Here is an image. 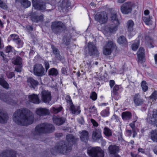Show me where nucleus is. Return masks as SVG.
<instances>
[{
	"mask_svg": "<svg viewBox=\"0 0 157 157\" xmlns=\"http://www.w3.org/2000/svg\"><path fill=\"white\" fill-rule=\"evenodd\" d=\"M13 119L18 125L27 126L33 123L34 116L33 113L28 109H21L15 112Z\"/></svg>",
	"mask_w": 157,
	"mask_h": 157,
	"instance_id": "nucleus-1",
	"label": "nucleus"
},
{
	"mask_svg": "<svg viewBox=\"0 0 157 157\" xmlns=\"http://www.w3.org/2000/svg\"><path fill=\"white\" fill-rule=\"evenodd\" d=\"M66 138L68 143L63 141H60L54 148L51 150L52 154H54L57 152L67 154L71 151L72 148L71 143L75 142L77 139L71 134L67 135Z\"/></svg>",
	"mask_w": 157,
	"mask_h": 157,
	"instance_id": "nucleus-2",
	"label": "nucleus"
},
{
	"mask_svg": "<svg viewBox=\"0 0 157 157\" xmlns=\"http://www.w3.org/2000/svg\"><path fill=\"white\" fill-rule=\"evenodd\" d=\"M110 18L112 23L105 26L102 29L103 33L106 36H107L110 33L116 32L117 30L118 26L120 24L117 15L115 11H113L111 13Z\"/></svg>",
	"mask_w": 157,
	"mask_h": 157,
	"instance_id": "nucleus-3",
	"label": "nucleus"
},
{
	"mask_svg": "<svg viewBox=\"0 0 157 157\" xmlns=\"http://www.w3.org/2000/svg\"><path fill=\"white\" fill-rule=\"evenodd\" d=\"M55 128L53 125L44 123L37 126L33 133L35 135L41 133H49L53 132Z\"/></svg>",
	"mask_w": 157,
	"mask_h": 157,
	"instance_id": "nucleus-4",
	"label": "nucleus"
},
{
	"mask_svg": "<svg viewBox=\"0 0 157 157\" xmlns=\"http://www.w3.org/2000/svg\"><path fill=\"white\" fill-rule=\"evenodd\" d=\"M137 7L136 3L128 1L124 3L121 6L120 9L122 13L127 14L131 12L132 8Z\"/></svg>",
	"mask_w": 157,
	"mask_h": 157,
	"instance_id": "nucleus-5",
	"label": "nucleus"
},
{
	"mask_svg": "<svg viewBox=\"0 0 157 157\" xmlns=\"http://www.w3.org/2000/svg\"><path fill=\"white\" fill-rule=\"evenodd\" d=\"M87 153L91 157H103L104 156L103 151L98 147L88 148Z\"/></svg>",
	"mask_w": 157,
	"mask_h": 157,
	"instance_id": "nucleus-6",
	"label": "nucleus"
},
{
	"mask_svg": "<svg viewBox=\"0 0 157 157\" xmlns=\"http://www.w3.org/2000/svg\"><path fill=\"white\" fill-rule=\"evenodd\" d=\"M115 47V44L113 41L109 40L106 42L103 49V54L106 56L110 55Z\"/></svg>",
	"mask_w": 157,
	"mask_h": 157,
	"instance_id": "nucleus-7",
	"label": "nucleus"
},
{
	"mask_svg": "<svg viewBox=\"0 0 157 157\" xmlns=\"http://www.w3.org/2000/svg\"><path fill=\"white\" fill-rule=\"evenodd\" d=\"M51 28L54 32L57 33L63 30L65 27L61 22L56 21L52 22Z\"/></svg>",
	"mask_w": 157,
	"mask_h": 157,
	"instance_id": "nucleus-8",
	"label": "nucleus"
},
{
	"mask_svg": "<svg viewBox=\"0 0 157 157\" xmlns=\"http://www.w3.org/2000/svg\"><path fill=\"white\" fill-rule=\"evenodd\" d=\"M96 20L101 24L106 23L108 20V14L105 12H103L96 14L95 16Z\"/></svg>",
	"mask_w": 157,
	"mask_h": 157,
	"instance_id": "nucleus-9",
	"label": "nucleus"
},
{
	"mask_svg": "<svg viewBox=\"0 0 157 157\" xmlns=\"http://www.w3.org/2000/svg\"><path fill=\"white\" fill-rule=\"evenodd\" d=\"M44 69L43 66L40 64H37L33 67V73L36 76H41L44 75Z\"/></svg>",
	"mask_w": 157,
	"mask_h": 157,
	"instance_id": "nucleus-10",
	"label": "nucleus"
},
{
	"mask_svg": "<svg viewBox=\"0 0 157 157\" xmlns=\"http://www.w3.org/2000/svg\"><path fill=\"white\" fill-rule=\"evenodd\" d=\"M67 102L70 105V109L73 114H78L80 113V111L78 107H75L74 106L70 96L67 95L65 98Z\"/></svg>",
	"mask_w": 157,
	"mask_h": 157,
	"instance_id": "nucleus-11",
	"label": "nucleus"
},
{
	"mask_svg": "<svg viewBox=\"0 0 157 157\" xmlns=\"http://www.w3.org/2000/svg\"><path fill=\"white\" fill-rule=\"evenodd\" d=\"M42 100L45 103H49L52 99L51 93L48 90H43L41 94Z\"/></svg>",
	"mask_w": 157,
	"mask_h": 157,
	"instance_id": "nucleus-12",
	"label": "nucleus"
},
{
	"mask_svg": "<svg viewBox=\"0 0 157 157\" xmlns=\"http://www.w3.org/2000/svg\"><path fill=\"white\" fill-rule=\"evenodd\" d=\"M144 49L143 48L140 47L138 51L137 54L138 59V62L140 63L145 61V54Z\"/></svg>",
	"mask_w": 157,
	"mask_h": 157,
	"instance_id": "nucleus-13",
	"label": "nucleus"
},
{
	"mask_svg": "<svg viewBox=\"0 0 157 157\" xmlns=\"http://www.w3.org/2000/svg\"><path fill=\"white\" fill-rule=\"evenodd\" d=\"M33 5L36 9L43 10L46 8L45 3L43 2H40L37 0H32Z\"/></svg>",
	"mask_w": 157,
	"mask_h": 157,
	"instance_id": "nucleus-14",
	"label": "nucleus"
},
{
	"mask_svg": "<svg viewBox=\"0 0 157 157\" xmlns=\"http://www.w3.org/2000/svg\"><path fill=\"white\" fill-rule=\"evenodd\" d=\"M149 116L148 114L147 119V122L149 124L157 126V110L153 111L152 117H150Z\"/></svg>",
	"mask_w": 157,
	"mask_h": 157,
	"instance_id": "nucleus-15",
	"label": "nucleus"
},
{
	"mask_svg": "<svg viewBox=\"0 0 157 157\" xmlns=\"http://www.w3.org/2000/svg\"><path fill=\"white\" fill-rule=\"evenodd\" d=\"M15 151L9 149L3 151L0 155V157H16Z\"/></svg>",
	"mask_w": 157,
	"mask_h": 157,
	"instance_id": "nucleus-16",
	"label": "nucleus"
},
{
	"mask_svg": "<svg viewBox=\"0 0 157 157\" xmlns=\"http://www.w3.org/2000/svg\"><path fill=\"white\" fill-rule=\"evenodd\" d=\"M109 152L111 154H113L112 157H120L118 155L116 154L119 150L118 147L115 145H110L109 146L108 148Z\"/></svg>",
	"mask_w": 157,
	"mask_h": 157,
	"instance_id": "nucleus-17",
	"label": "nucleus"
},
{
	"mask_svg": "<svg viewBox=\"0 0 157 157\" xmlns=\"http://www.w3.org/2000/svg\"><path fill=\"white\" fill-rule=\"evenodd\" d=\"M88 48L89 52L91 55L98 56L99 52L95 46L91 42H90L88 44Z\"/></svg>",
	"mask_w": 157,
	"mask_h": 157,
	"instance_id": "nucleus-18",
	"label": "nucleus"
},
{
	"mask_svg": "<svg viewBox=\"0 0 157 157\" xmlns=\"http://www.w3.org/2000/svg\"><path fill=\"white\" fill-rule=\"evenodd\" d=\"M0 99L4 102L11 105H13L16 103L7 95L2 94L0 96Z\"/></svg>",
	"mask_w": 157,
	"mask_h": 157,
	"instance_id": "nucleus-19",
	"label": "nucleus"
},
{
	"mask_svg": "<svg viewBox=\"0 0 157 157\" xmlns=\"http://www.w3.org/2000/svg\"><path fill=\"white\" fill-rule=\"evenodd\" d=\"M11 39L18 45V48L22 47L23 44V43L20 39L19 38L18 35L16 34H12L10 35Z\"/></svg>",
	"mask_w": 157,
	"mask_h": 157,
	"instance_id": "nucleus-20",
	"label": "nucleus"
},
{
	"mask_svg": "<svg viewBox=\"0 0 157 157\" xmlns=\"http://www.w3.org/2000/svg\"><path fill=\"white\" fill-rule=\"evenodd\" d=\"M80 137L81 140L83 142H86L89 139L88 132L86 130H83L79 132Z\"/></svg>",
	"mask_w": 157,
	"mask_h": 157,
	"instance_id": "nucleus-21",
	"label": "nucleus"
},
{
	"mask_svg": "<svg viewBox=\"0 0 157 157\" xmlns=\"http://www.w3.org/2000/svg\"><path fill=\"white\" fill-rule=\"evenodd\" d=\"M36 113L39 116H45L48 115L49 113V111L47 109L40 108L36 109Z\"/></svg>",
	"mask_w": 157,
	"mask_h": 157,
	"instance_id": "nucleus-22",
	"label": "nucleus"
},
{
	"mask_svg": "<svg viewBox=\"0 0 157 157\" xmlns=\"http://www.w3.org/2000/svg\"><path fill=\"white\" fill-rule=\"evenodd\" d=\"M54 123L56 124L59 125L62 124L65 121V119L58 116H54L53 118Z\"/></svg>",
	"mask_w": 157,
	"mask_h": 157,
	"instance_id": "nucleus-23",
	"label": "nucleus"
},
{
	"mask_svg": "<svg viewBox=\"0 0 157 157\" xmlns=\"http://www.w3.org/2000/svg\"><path fill=\"white\" fill-rule=\"evenodd\" d=\"M27 82L28 85L31 88H34L38 84V82L32 78H28Z\"/></svg>",
	"mask_w": 157,
	"mask_h": 157,
	"instance_id": "nucleus-24",
	"label": "nucleus"
},
{
	"mask_svg": "<svg viewBox=\"0 0 157 157\" xmlns=\"http://www.w3.org/2000/svg\"><path fill=\"white\" fill-rule=\"evenodd\" d=\"M134 101L135 105L139 106L142 105L144 102L143 100L140 98L139 94H136L134 97Z\"/></svg>",
	"mask_w": 157,
	"mask_h": 157,
	"instance_id": "nucleus-25",
	"label": "nucleus"
},
{
	"mask_svg": "<svg viewBox=\"0 0 157 157\" xmlns=\"http://www.w3.org/2000/svg\"><path fill=\"white\" fill-rule=\"evenodd\" d=\"M8 119L6 113H5L2 110L0 109V123H6Z\"/></svg>",
	"mask_w": 157,
	"mask_h": 157,
	"instance_id": "nucleus-26",
	"label": "nucleus"
},
{
	"mask_svg": "<svg viewBox=\"0 0 157 157\" xmlns=\"http://www.w3.org/2000/svg\"><path fill=\"white\" fill-rule=\"evenodd\" d=\"M29 101L32 102L35 104H39L40 101L38 96L36 95L33 94L29 96Z\"/></svg>",
	"mask_w": 157,
	"mask_h": 157,
	"instance_id": "nucleus-27",
	"label": "nucleus"
},
{
	"mask_svg": "<svg viewBox=\"0 0 157 157\" xmlns=\"http://www.w3.org/2000/svg\"><path fill=\"white\" fill-rule=\"evenodd\" d=\"M127 25L128 31L133 35L135 34L136 33L133 31V26L134 25V23L133 21L131 20L128 21L127 22Z\"/></svg>",
	"mask_w": 157,
	"mask_h": 157,
	"instance_id": "nucleus-28",
	"label": "nucleus"
},
{
	"mask_svg": "<svg viewBox=\"0 0 157 157\" xmlns=\"http://www.w3.org/2000/svg\"><path fill=\"white\" fill-rule=\"evenodd\" d=\"M152 17L151 16L143 17L142 20L146 25H151L152 24Z\"/></svg>",
	"mask_w": 157,
	"mask_h": 157,
	"instance_id": "nucleus-29",
	"label": "nucleus"
},
{
	"mask_svg": "<svg viewBox=\"0 0 157 157\" xmlns=\"http://www.w3.org/2000/svg\"><path fill=\"white\" fill-rule=\"evenodd\" d=\"M31 18L33 21L37 23L39 21H43V15H41L40 16H38L32 15L31 16Z\"/></svg>",
	"mask_w": 157,
	"mask_h": 157,
	"instance_id": "nucleus-30",
	"label": "nucleus"
},
{
	"mask_svg": "<svg viewBox=\"0 0 157 157\" xmlns=\"http://www.w3.org/2000/svg\"><path fill=\"white\" fill-rule=\"evenodd\" d=\"M17 2H20L24 8H27L31 5V2L28 0H16Z\"/></svg>",
	"mask_w": 157,
	"mask_h": 157,
	"instance_id": "nucleus-31",
	"label": "nucleus"
},
{
	"mask_svg": "<svg viewBox=\"0 0 157 157\" xmlns=\"http://www.w3.org/2000/svg\"><path fill=\"white\" fill-rule=\"evenodd\" d=\"M132 117V114L129 112H124L122 113V117L124 120L130 119Z\"/></svg>",
	"mask_w": 157,
	"mask_h": 157,
	"instance_id": "nucleus-32",
	"label": "nucleus"
},
{
	"mask_svg": "<svg viewBox=\"0 0 157 157\" xmlns=\"http://www.w3.org/2000/svg\"><path fill=\"white\" fill-rule=\"evenodd\" d=\"M151 137L154 142H157V129L153 130L151 132Z\"/></svg>",
	"mask_w": 157,
	"mask_h": 157,
	"instance_id": "nucleus-33",
	"label": "nucleus"
},
{
	"mask_svg": "<svg viewBox=\"0 0 157 157\" xmlns=\"http://www.w3.org/2000/svg\"><path fill=\"white\" fill-rule=\"evenodd\" d=\"M92 137L93 139L95 141H97L99 139L101 140L102 139L101 134L95 131L93 132Z\"/></svg>",
	"mask_w": 157,
	"mask_h": 157,
	"instance_id": "nucleus-34",
	"label": "nucleus"
},
{
	"mask_svg": "<svg viewBox=\"0 0 157 157\" xmlns=\"http://www.w3.org/2000/svg\"><path fill=\"white\" fill-rule=\"evenodd\" d=\"M58 74V70L55 68H52L50 69L48 72V74L49 75L56 76Z\"/></svg>",
	"mask_w": 157,
	"mask_h": 157,
	"instance_id": "nucleus-35",
	"label": "nucleus"
},
{
	"mask_svg": "<svg viewBox=\"0 0 157 157\" xmlns=\"http://www.w3.org/2000/svg\"><path fill=\"white\" fill-rule=\"evenodd\" d=\"M109 113V109L108 108H107L101 112L100 114L102 117H105L108 116Z\"/></svg>",
	"mask_w": 157,
	"mask_h": 157,
	"instance_id": "nucleus-36",
	"label": "nucleus"
},
{
	"mask_svg": "<svg viewBox=\"0 0 157 157\" xmlns=\"http://www.w3.org/2000/svg\"><path fill=\"white\" fill-rule=\"evenodd\" d=\"M13 63L15 65H21L22 64V59L20 57L17 56L13 61Z\"/></svg>",
	"mask_w": 157,
	"mask_h": 157,
	"instance_id": "nucleus-37",
	"label": "nucleus"
},
{
	"mask_svg": "<svg viewBox=\"0 0 157 157\" xmlns=\"http://www.w3.org/2000/svg\"><path fill=\"white\" fill-rule=\"evenodd\" d=\"M103 133L107 136H109L112 135L111 130L107 127H105L104 128Z\"/></svg>",
	"mask_w": 157,
	"mask_h": 157,
	"instance_id": "nucleus-38",
	"label": "nucleus"
},
{
	"mask_svg": "<svg viewBox=\"0 0 157 157\" xmlns=\"http://www.w3.org/2000/svg\"><path fill=\"white\" fill-rule=\"evenodd\" d=\"M140 44V41L138 40H136L132 46V48L133 51H136L138 48Z\"/></svg>",
	"mask_w": 157,
	"mask_h": 157,
	"instance_id": "nucleus-39",
	"label": "nucleus"
},
{
	"mask_svg": "<svg viewBox=\"0 0 157 157\" xmlns=\"http://www.w3.org/2000/svg\"><path fill=\"white\" fill-rule=\"evenodd\" d=\"M118 42L121 44H125L127 43L126 39L124 36H120L118 39Z\"/></svg>",
	"mask_w": 157,
	"mask_h": 157,
	"instance_id": "nucleus-40",
	"label": "nucleus"
},
{
	"mask_svg": "<svg viewBox=\"0 0 157 157\" xmlns=\"http://www.w3.org/2000/svg\"><path fill=\"white\" fill-rule=\"evenodd\" d=\"M0 85L6 89H8L9 87V85L7 83L1 78H0Z\"/></svg>",
	"mask_w": 157,
	"mask_h": 157,
	"instance_id": "nucleus-41",
	"label": "nucleus"
},
{
	"mask_svg": "<svg viewBox=\"0 0 157 157\" xmlns=\"http://www.w3.org/2000/svg\"><path fill=\"white\" fill-rule=\"evenodd\" d=\"M146 39L147 41V44L148 47L149 48L153 47V46L151 47V45L153 42V40L149 37H146Z\"/></svg>",
	"mask_w": 157,
	"mask_h": 157,
	"instance_id": "nucleus-42",
	"label": "nucleus"
},
{
	"mask_svg": "<svg viewBox=\"0 0 157 157\" xmlns=\"http://www.w3.org/2000/svg\"><path fill=\"white\" fill-rule=\"evenodd\" d=\"M141 87L143 91L144 92H146L148 90V87L146 85V82L144 81H142Z\"/></svg>",
	"mask_w": 157,
	"mask_h": 157,
	"instance_id": "nucleus-43",
	"label": "nucleus"
},
{
	"mask_svg": "<svg viewBox=\"0 0 157 157\" xmlns=\"http://www.w3.org/2000/svg\"><path fill=\"white\" fill-rule=\"evenodd\" d=\"M90 98L93 101L96 100L97 98V94L94 92H92L90 94Z\"/></svg>",
	"mask_w": 157,
	"mask_h": 157,
	"instance_id": "nucleus-44",
	"label": "nucleus"
},
{
	"mask_svg": "<svg viewBox=\"0 0 157 157\" xmlns=\"http://www.w3.org/2000/svg\"><path fill=\"white\" fill-rule=\"evenodd\" d=\"M150 98L155 100L157 99V91H155L150 97Z\"/></svg>",
	"mask_w": 157,
	"mask_h": 157,
	"instance_id": "nucleus-45",
	"label": "nucleus"
},
{
	"mask_svg": "<svg viewBox=\"0 0 157 157\" xmlns=\"http://www.w3.org/2000/svg\"><path fill=\"white\" fill-rule=\"evenodd\" d=\"M62 109V107L61 106L58 108L53 107L52 108V110L53 112L55 113H56L60 111Z\"/></svg>",
	"mask_w": 157,
	"mask_h": 157,
	"instance_id": "nucleus-46",
	"label": "nucleus"
},
{
	"mask_svg": "<svg viewBox=\"0 0 157 157\" xmlns=\"http://www.w3.org/2000/svg\"><path fill=\"white\" fill-rule=\"evenodd\" d=\"M0 7L5 10H6L7 9V5L1 0H0Z\"/></svg>",
	"mask_w": 157,
	"mask_h": 157,
	"instance_id": "nucleus-47",
	"label": "nucleus"
},
{
	"mask_svg": "<svg viewBox=\"0 0 157 157\" xmlns=\"http://www.w3.org/2000/svg\"><path fill=\"white\" fill-rule=\"evenodd\" d=\"M52 48L53 50V53L55 55L59 54V51L57 48H55L54 46H52Z\"/></svg>",
	"mask_w": 157,
	"mask_h": 157,
	"instance_id": "nucleus-48",
	"label": "nucleus"
},
{
	"mask_svg": "<svg viewBox=\"0 0 157 157\" xmlns=\"http://www.w3.org/2000/svg\"><path fill=\"white\" fill-rule=\"evenodd\" d=\"M6 75L9 78H11L14 75V74L12 72H8L6 73Z\"/></svg>",
	"mask_w": 157,
	"mask_h": 157,
	"instance_id": "nucleus-49",
	"label": "nucleus"
},
{
	"mask_svg": "<svg viewBox=\"0 0 157 157\" xmlns=\"http://www.w3.org/2000/svg\"><path fill=\"white\" fill-rule=\"evenodd\" d=\"M6 51L7 53L10 52L12 51V48L10 46H8L7 47Z\"/></svg>",
	"mask_w": 157,
	"mask_h": 157,
	"instance_id": "nucleus-50",
	"label": "nucleus"
},
{
	"mask_svg": "<svg viewBox=\"0 0 157 157\" xmlns=\"http://www.w3.org/2000/svg\"><path fill=\"white\" fill-rule=\"evenodd\" d=\"M44 64L45 66L46 70L47 71L49 67V64L48 62L46 61L44 62Z\"/></svg>",
	"mask_w": 157,
	"mask_h": 157,
	"instance_id": "nucleus-51",
	"label": "nucleus"
},
{
	"mask_svg": "<svg viewBox=\"0 0 157 157\" xmlns=\"http://www.w3.org/2000/svg\"><path fill=\"white\" fill-rule=\"evenodd\" d=\"M90 121L93 124V125L95 127H97L98 125V124L97 122L93 119H91Z\"/></svg>",
	"mask_w": 157,
	"mask_h": 157,
	"instance_id": "nucleus-52",
	"label": "nucleus"
},
{
	"mask_svg": "<svg viewBox=\"0 0 157 157\" xmlns=\"http://www.w3.org/2000/svg\"><path fill=\"white\" fill-rule=\"evenodd\" d=\"M89 109L91 110L92 111L94 112L95 113H96L97 112V109L95 108L94 106H93L92 107H90L89 108Z\"/></svg>",
	"mask_w": 157,
	"mask_h": 157,
	"instance_id": "nucleus-53",
	"label": "nucleus"
},
{
	"mask_svg": "<svg viewBox=\"0 0 157 157\" xmlns=\"http://www.w3.org/2000/svg\"><path fill=\"white\" fill-rule=\"evenodd\" d=\"M135 122H133L132 123H131L129 124L130 126L131 127V128L132 129V130L133 129H135Z\"/></svg>",
	"mask_w": 157,
	"mask_h": 157,
	"instance_id": "nucleus-54",
	"label": "nucleus"
},
{
	"mask_svg": "<svg viewBox=\"0 0 157 157\" xmlns=\"http://www.w3.org/2000/svg\"><path fill=\"white\" fill-rule=\"evenodd\" d=\"M61 71L62 74L64 75H67V72L66 68L64 67L62 68Z\"/></svg>",
	"mask_w": 157,
	"mask_h": 157,
	"instance_id": "nucleus-55",
	"label": "nucleus"
},
{
	"mask_svg": "<svg viewBox=\"0 0 157 157\" xmlns=\"http://www.w3.org/2000/svg\"><path fill=\"white\" fill-rule=\"evenodd\" d=\"M115 82L114 80H111L109 82V85L111 88L114 85Z\"/></svg>",
	"mask_w": 157,
	"mask_h": 157,
	"instance_id": "nucleus-56",
	"label": "nucleus"
},
{
	"mask_svg": "<svg viewBox=\"0 0 157 157\" xmlns=\"http://www.w3.org/2000/svg\"><path fill=\"white\" fill-rule=\"evenodd\" d=\"M21 67L18 66L15 68V70L17 72H20L21 71Z\"/></svg>",
	"mask_w": 157,
	"mask_h": 157,
	"instance_id": "nucleus-57",
	"label": "nucleus"
},
{
	"mask_svg": "<svg viewBox=\"0 0 157 157\" xmlns=\"http://www.w3.org/2000/svg\"><path fill=\"white\" fill-rule=\"evenodd\" d=\"M132 131L133 133V137L134 138L137 135V134L135 129H133Z\"/></svg>",
	"mask_w": 157,
	"mask_h": 157,
	"instance_id": "nucleus-58",
	"label": "nucleus"
},
{
	"mask_svg": "<svg viewBox=\"0 0 157 157\" xmlns=\"http://www.w3.org/2000/svg\"><path fill=\"white\" fill-rule=\"evenodd\" d=\"M144 14L145 15L147 16L149 14V11L147 10H146L144 11Z\"/></svg>",
	"mask_w": 157,
	"mask_h": 157,
	"instance_id": "nucleus-59",
	"label": "nucleus"
},
{
	"mask_svg": "<svg viewBox=\"0 0 157 157\" xmlns=\"http://www.w3.org/2000/svg\"><path fill=\"white\" fill-rule=\"evenodd\" d=\"M119 89V86L118 85H116L113 88V90L115 91L118 90Z\"/></svg>",
	"mask_w": 157,
	"mask_h": 157,
	"instance_id": "nucleus-60",
	"label": "nucleus"
},
{
	"mask_svg": "<svg viewBox=\"0 0 157 157\" xmlns=\"http://www.w3.org/2000/svg\"><path fill=\"white\" fill-rule=\"evenodd\" d=\"M117 2L119 3H123L126 0H116Z\"/></svg>",
	"mask_w": 157,
	"mask_h": 157,
	"instance_id": "nucleus-61",
	"label": "nucleus"
},
{
	"mask_svg": "<svg viewBox=\"0 0 157 157\" xmlns=\"http://www.w3.org/2000/svg\"><path fill=\"white\" fill-rule=\"evenodd\" d=\"M138 151L139 152H141L142 153H143L144 152V150L141 148H139L138 149Z\"/></svg>",
	"mask_w": 157,
	"mask_h": 157,
	"instance_id": "nucleus-62",
	"label": "nucleus"
},
{
	"mask_svg": "<svg viewBox=\"0 0 157 157\" xmlns=\"http://www.w3.org/2000/svg\"><path fill=\"white\" fill-rule=\"evenodd\" d=\"M126 132H127V133H128V135L129 136H131L132 133L131 130H127L126 131Z\"/></svg>",
	"mask_w": 157,
	"mask_h": 157,
	"instance_id": "nucleus-63",
	"label": "nucleus"
},
{
	"mask_svg": "<svg viewBox=\"0 0 157 157\" xmlns=\"http://www.w3.org/2000/svg\"><path fill=\"white\" fill-rule=\"evenodd\" d=\"M154 58L155 62V63L156 64H157V54L155 55Z\"/></svg>",
	"mask_w": 157,
	"mask_h": 157,
	"instance_id": "nucleus-64",
	"label": "nucleus"
}]
</instances>
